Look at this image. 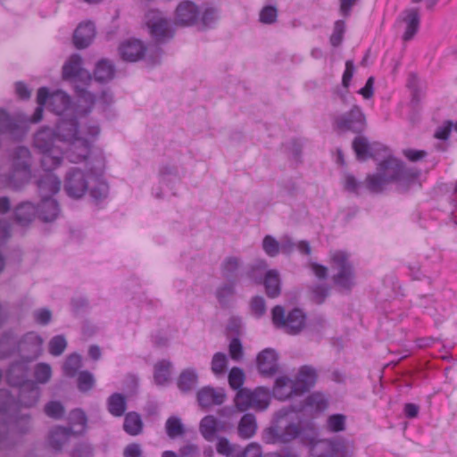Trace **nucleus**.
Instances as JSON below:
<instances>
[{"mask_svg": "<svg viewBox=\"0 0 457 457\" xmlns=\"http://www.w3.org/2000/svg\"><path fill=\"white\" fill-rule=\"evenodd\" d=\"M76 119H62L57 125V132L48 128L37 131L34 137V145L41 154V166L45 175L37 186L42 194L54 195L61 189V180L52 171L61 164L64 153L71 162H79L87 158L90 153L91 140L98 136L100 129L96 125L89 126L87 132L79 134Z\"/></svg>", "mask_w": 457, "mask_h": 457, "instance_id": "nucleus-1", "label": "nucleus"}, {"mask_svg": "<svg viewBox=\"0 0 457 457\" xmlns=\"http://www.w3.org/2000/svg\"><path fill=\"white\" fill-rule=\"evenodd\" d=\"M88 179L96 183L91 188L90 195L96 200L106 197L108 194V185L102 179L100 175L93 171L85 173L79 169L71 170L65 179L64 189L67 195L72 198H80L88 189Z\"/></svg>", "mask_w": 457, "mask_h": 457, "instance_id": "nucleus-2", "label": "nucleus"}, {"mask_svg": "<svg viewBox=\"0 0 457 457\" xmlns=\"http://www.w3.org/2000/svg\"><path fill=\"white\" fill-rule=\"evenodd\" d=\"M316 380V370L310 366H303L295 380L286 376L278 378L273 387V395L278 400H287L308 391L315 385Z\"/></svg>", "mask_w": 457, "mask_h": 457, "instance_id": "nucleus-3", "label": "nucleus"}, {"mask_svg": "<svg viewBox=\"0 0 457 457\" xmlns=\"http://www.w3.org/2000/svg\"><path fill=\"white\" fill-rule=\"evenodd\" d=\"M47 101L49 102V109L57 115H62L71 107V98L63 91L59 90L49 94L46 87H40L37 96L38 106L30 119L31 122L37 123L42 120L43 109Z\"/></svg>", "mask_w": 457, "mask_h": 457, "instance_id": "nucleus-4", "label": "nucleus"}, {"mask_svg": "<svg viewBox=\"0 0 457 457\" xmlns=\"http://www.w3.org/2000/svg\"><path fill=\"white\" fill-rule=\"evenodd\" d=\"M403 166L401 161L394 157H388L379 163L378 174L367 177V188L374 193L380 192L386 184L398 179L403 172Z\"/></svg>", "mask_w": 457, "mask_h": 457, "instance_id": "nucleus-5", "label": "nucleus"}, {"mask_svg": "<svg viewBox=\"0 0 457 457\" xmlns=\"http://www.w3.org/2000/svg\"><path fill=\"white\" fill-rule=\"evenodd\" d=\"M70 425L69 428L57 427L51 431L49 444L54 449L60 450L71 435H79L86 430L87 417L84 411L79 409L72 411L70 413Z\"/></svg>", "mask_w": 457, "mask_h": 457, "instance_id": "nucleus-6", "label": "nucleus"}, {"mask_svg": "<svg viewBox=\"0 0 457 457\" xmlns=\"http://www.w3.org/2000/svg\"><path fill=\"white\" fill-rule=\"evenodd\" d=\"M332 269L337 273L333 277L335 285L343 290H350L353 286V271L348 262V255L342 251L333 252L330 255Z\"/></svg>", "mask_w": 457, "mask_h": 457, "instance_id": "nucleus-7", "label": "nucleus"}, {"mask_svg": "<svg viewBox=\"0 0 457 457\" xmlns=\"http://www.w3.org/2000/svg\"><path fill=\"white\" fill-rule=\"evenodd\" d=\"M334 129L339 132H361L366 126V118L361 107L353 104L347 112L338 114L333 121Z\"/></svg>", "mask_w": 457, "mask_h": 457, "instance_id": "nucleus-8", "label": "nucleus"}, {"mask_svg": "<svg viewBox=\"0 0 457 457\" xmlns=\"http://www.w3.org/2000/svg\"><path fill=\"white\" fill-rule=\"evenodd\" d=\"M272 321L275 326L284 328L289 334L298 333L304 326L305 316L299 309H295L285 317L283 307L277 305L272 309Z\"/></svg>", "mask_w": 457, "mask_h": 457, "instance_id": "nucleus-9", "label": "nucleus"}, {"mask_svg": "<svg viewBox=\"0 0 457 457\" xmlns=\"http://www.w3.org/2000/svg\"><path fill=\"white\" fill-rule=\"evenodd\" d=\"M145 24L150 30V34L157 40H163L172 36L168 20L158 10L147 12Z\"/></svg>", "mask_w": 457, "mask_h": 457, "instance_id": "nucleus-10", "label": "nucleus"}, {"mask_svg": "<svg viewBox=\"0 0 457 457\" xmlns=\"http://www.w3.org/2000/svg\"><path fill=\"white\" fill-rule=\"evenodd\" d=\"M348 451L341 441L321 440L311 447L310 457H347Z\"/></svg>", "mask_w": 457, "mask_h": 457, "instance_id": "nucleus-11", "label": "nucleus"}, {"mask_svg": "<svg viewBox=\"0 0 457 457\" xmlns=\"http://www.w3.org/2000/svg\"><path fill=\"white\" fill-rule=\"evenodd\" d=\"M302 426L300 422L289 423L286 426L285 430L280 432L278 428H270L267 430V436L270 438L267 439L268 443L288 442L295 438L301 432Z\"/></svg>", "mask_w": 457, "mask_h": 457, "instance_id": "nucleus-12", "label": "nucleus"}, {"mask_svg": "<svg viewBox=\"0 0 457 457\" xmlns=\"http://www.w3.org/2000/svg\"><path fill=\"white\" fill-rule=\"evenodd\" d=\"M199 15L197 6L190 1L180 3L175 12L176 22L181 25L194 24Z\"/></svg>", "mask_w": 457, "mask_h": 457, "instance_id": "nucleus-13", "label": "nucleus"}, {"mask_svg": "<svg viewBox=\"0 0 457 457\" xmlns=\"http://www.w3.org/2000/svg\"><path fill=\"white\" fill-rule=\"evenodd\" d=\"M82 60L79 54L71 55L62 67L64 79H77L87 78L91 80L90 75L81 67Z\"/></svg>", "mask_w": 457, "mask_h": 457, "instance_id": "nucleus-14", "label": "nucleus"}, {"mask_svg": "<svg viewBox=\"0 0 457 457\" xmlns=\"http://www.w3.org/2000/svg\"><path fill=\"white\" fill-rule=\"evenodd\" d=\"M226 395L221 389H214L205 386L197 393V401L201 407L209 408L213 405H220L225 401Z\"/></svg>", "mask_w": 457, "mask_h": 457, "instance_id": "nucleus-15", "label": "nucleus"}, {"mask_svg": "<svg viewBox=\"0 0 457 457\" xmlns=\"http://www.w3.org/2000/svg\"><path fill=\"white\" fill-rule=\"evenodd\" d=\"M96 34L95 26L92 22L79 24L73 34L74 46L79 48H85L90 45Z\"/></svg>", "mask_w": 457, "mask_h": 457, "instance_id": "nucleus-16", "label": "nucleus"}, {"mask_svg": "<svg viewBox=\"0 0 457 457\" xmlns=\"http://www.w3.org/2000/svg\"><path fill=\"white\" fill-rule=\"evenodd\" d=\"M259 371L263 375H272L278 370V355L272 349H265L257 356Z\"/></svg>", "mask_w": 457, "mask_h": 457, "instance_id": "nucleus-17", "label": "nucleus"}, {"mask_svg": "<svg viewBox=\"0 0 457 457\" xmlns=\"http://www.w3.org/2000/svg\"><path fill=\"white\" fill-rule=\"evenodd\" d=\"M120 56L128 62H137L141 59L145 54V47L139 40H129L123 43L119 48Z\"/></svg>", "mask_w": 457, "mask_h": 457, "instance_id": "nucleus-18", "label": "nucleus"}, {"mask_svg": "<svg viewBox=\"0 0 457 457\" xmlns=\"http://www.w3.org/2000/svg\"><path fill=\"white\" fill-rule=\"evenodd\" d=\"M406 22V29L403 36L404 41L411 40L417 33L420 26V14L419 11L415 8L408 9L404 12Z\"/></svg>", "mask_w": 457, "mask_h": 457, "instance_id": "nucleus-19", "label": "nucleus"}, {"mask_svg": "<svg viewBox=\"0 0 457 457\" xmlns=\"http://www.w3.org/2000/svg\"><path fill=\"white\" fill-rule=\"evenodd\" d=\"M199 429L204 438L212 442L214 440L216 433L221 429V427L215 417L208 415L201 420Z\"/></svg>", "mask_w": 457, "mask_h": 457, "instance_id": "nucleus-20", "label": "nucleus"}, {"mask_svg": "<svg viewBox=\"0 0 457 457\" xmlns=\"http://www.w3.org/2000/svg\"><path fill=\"white\" fill-rule=\"evenodd\" d=\"M37 211L39 217L44 221H52L59 213V205L55 200L46 197L42 200V203L38 208H37Z\"/></svg>", "mask_w": 457, "mask_h": 457, "instance_id": "nucleus-21", "label": "nucleus"}, {"mask_svg": "<svg viewBox=\"0 0 457 457\" xmlns=\"http://www.w3.org/2000/svg\"><path fill=\"white\" fill-rule=\"evenodd\" d=\"M238 435L243 439H249L253 437L257 430V423L254 415L251 413L245 414L237 427Z\"/></svg>", "mask_w": 457, "mask_h": 457, "instance_id": "nucleus-22", "label": "nucleus"}, {"mask_svg": "<svg viewBox=\"0 0 457 457\" xmlns=\"http://www.w3.org/2000/svg\"><path fill=\"white\" fill-rule=\"evenodd\" d=\"M264 287L269 297L275 298L280 294V279L277 270H270L266 272Z\"/></svg>", "mask_w": 457, "mask_h": 457, "instance_id": "nucleus-23", "label": "nucleus"}, {"mask_svg": "<svg viewBox=\"0 0 457 457\" xmlns=\"http://www.w3.org/2000/svg\"><path fill=\"white\" fill-rule=\"evenodd\" d=\"M27 345L31 353V355L27 357V359L28 361H30L39 355L43 345V340L36 333H28L25 336L23 342L21 343V349H24Z\"/></svg>", "mask_w": 457, "mask_h": 457, "instance_id": "nucleus-24", "label": "nucleus"}, {"mask_svg": "<svg viewBox=\"0 0 457 457\" xmlns=\"http://www.w3.org/2000/svg\"><path fill=\"white\" fill-rule=\"evenodd\" d=\"M270 391L264 387H257L253 391L251 408L256 411H264L270 405Z\"/></svg>", "mask_w": 457, "mask_h": 457, "instance_id": "nucleus-25", "label": "nucleus"}, {"mask_svg": "<svg viewBox=\"0 0 457 457\" xmlns=\"http://www.w3.org/2000/svg\"><path fill=\"white\" fill-rule=\"evenodd\" d=\"M16 158L17 160H21V162H15V174L21 175L22 174L24 177H28L29 175V159H30V152L26 147H19L16 150Z\"/></svg>", "mask_w": 457, "mask_h": 457, "instance_id": "nucleus-26", "label": "nucleus"}, {"mask_svg": "<svg viewBox=\"0 0 457 457\" xmlns=\"http://www.w3.org/2000/svg\"><path fill=\"white\" fill-rule=\"evenodd\" d=\"M37 213V208L30 203H23L15 210V218L19 224L26 225Z\"/></svg>", "mask_w": 457, "mask_h": 457, "instance_id": "nucleus-27", "label": "nucleus"}, {"mask_svg": "<svg viewBox=\"0 0 457 457\" xmlns=\"http://www.w3.org/2000/svg\"><path fill=\"white\" fill-rule=\"evenodd\" d=\"M197 374L193 369H187L183 370L178 379V386L183 391H190L195 387L197 384Z\"/></svg>", "mask_w": 457, "mask_h": 457, "instance_id": "nucleus-28", "label": "nucleus"}, {"mask_svg": "<svg viewBox=\"0 0 457 457\" xmlns=\"http://www.w3.org/2000/svg\"><path fill=\"white\" fill-rule=\"evenodd\" d=\"M123 428L131 436L140 434L143 428V422L139 414L136 412H129L125 416Z\"/></svg>", "mask_w": 457, "mask_h": 457, "instance_id": "nucleus-29", "label": "nucleus"}, {"mask_svg": "<svg viewBox=\"0 0 457 457\" xmlns=\"http://www.w3.org/2000/svg\"><path fill=\"white\" fill-rule=\"evenodd\" d=\"M113 75L114 67L110 62L102 60L97 62L94 73L96 80L101 82L108 81L113 78Z\"/></svg>", "mask_w": 457, "mask_h": 457, "instance_id": "nucleus-30", "label": "nucleus"}, {"mask_svg": "<svg viewBox=\"0 0 457 457\" xmlns=\"http://www.w3.org/2000/svg\"><path fill=\"white\" fill-rule=\"evenodd\" d=\"M170 362L166 361H162L155 364L154 378L157 385L162 386L170 380Z\"/></svg>", "mask_w": 457, "mask_h": 457, "instance_id": "nucleus-31", "label": "nucleus"}, {"mask_svg": "<svg viewBox=\"0 0 457 457\" xmlns=\"http://www.w3.org/2000/svg\"><path fill=\"white\" fill-rule=\"evenodd\" d=\"M328 405V399L324 395L320 393H313L306 399L305 405L300 411H303L306 408L316 411H322L327 409Z\"/></svg>", "mask_w": 457, "mask_h": 457, "instance_id": "nucleus-32", "label": "nucleus"}, {"mask_svg": "<svg viewBox=\"0 0 457 457\" xmlns=\"http://www.w3.org/2000/svg\"><path fill=\"white\" fill-rule=\"evenodd\" d=\"M216 451L219 454L226 457H241V452L237 445L231 444L227 438H219L216 445Z\"/></svg>", "mask_w": 457, "mask_h": 457, "instance_id": "nucleus-33", "label": "nucleus"}, {"mask_svg": "<svg viewBox=\"0 0 457 457\" xmlns=\"http://www.w3.org/2000/svg\"><path fill=\"white\" fill-rule=\"evenodd\" d=\"M108 410L113 416H122L126 410L125 397L120 394H113L111 395L108 400Z\"/></svg>", "mask_w": 457, "mask_h": 457, "instance_id": "nucleus-34", "label": "nucleus"}, {"mask_svg": "<svg viewBox=\"0 0 457 457\" xmlns=\"http://www.w3.org/2000/svg\"><path fill=\"white\" fill-rule=\"evenodd\" d=\"M253 391L247 388H241L235 396V405L240 411L251 409Z\"/></svg>", "mask_w": 457, "mask_h": 457, "instance_id": "nucleus-35", "label": "nucleus"}, {"mask_svg": "<svg viewBox=\"0 0 457 457\" xmlns=\"http://www.w3.org/2000/svg\"><path fill=\"white\" fill-rule=\"evenodd\" d=\"M165 428L167 435L170 438H175L177 436L183 435L184 433L183 424L180 419H179L178 417L169 418L166 421Z\"/></svg>", "mask_w": 457, "mask_h": 457, "instance_id": "nucleus-36", "label": "nucleus"}, {"mask_svg": "<svg viewBox=\"0 0 457 457\" xmlns=\"http://www.w3.org/2000/svg\"><path fill=\"white\" fill-rule=\"evenodd\" d=\"M228 368V358L226 354L217 353L212 360V371L214 375L220 376L225 373Z\"/></svg>", "mask_w": 457, "mask_h": 457, "instance_id": "nucleus-37", "label": "nucleus"}, {"mask_svg": "<svg viewBox=\"0 0 457 457\" xmlns=\"http://www.w3.org/2000/svg\"><path fill=\"white\" fill-rule=\"evenodd\" d=\"M345 416L343 414L330 415L327 420V428L330 432H341L345 428Z\"/></svg>", "mask_w": 457, "mask_h": 457, "instance_id": "nucleus-38", "label": "nucleus"}, {"mask_svg": "<svg viewBox=\"0 0 457 457\" xmlns=\"http://www.w3.org/2000/svg\"><path fill=\"white\" fill-rule=\"evenodd\" d=\"M81 365V358L79 354H71L65 361L63 371L65 375L73 377Z\"/></svg>", "mask_w": 457, "mask_h": 457, "instance_id": "nucleus-39", "label": "nucleus"}, {"mask_svg": "<svg viewBox=\"0 0 457 457\" xmlns=\"http://www.w3.org/2000/svg\"><path fill=\"white\" fill-rule=\"evenodd\" d=\"M245 381V373L244 371L237 367H234L230 370L228 373V384L233 389H241Z\"/></svg>", "mask_w": 457, "mask_h": 457, "instance_id": "nucleus-40", "label": "nucleus"}, {"mask_svg": "<svg viewBox=\"0 0 457 457\" xmlns=\"http://www.w3.org/2000/svg\"><path fill=\"white\" fill-rule=\"evenodd\" d=\"M353 148L357 159L366 160L369 155V144L364 137H356L353 142Z\"/></svg>", "mask_w": 457, "mask_h": 457, "instance_id": "nucleus-41", "label": "nucleus"}, {"mask_svg": "<svg viewBox=\"0 0 457 457\" xmlns=\"http://www.w3.org/2000/svg\"><path fill=\"white\" fill-rule=\"evenodd\" d=\"M67 346V342L62 336H56L49 343V352L52 355L62 354Z\"/></svg>", "mask_w": 457, "mask_h": 457, "instance_id": "nucleus-42", "label": "nucleus"}, {"mask_svg": "<svg viewBox=\"0 0 457 457\" xmlns=\"http://www.w3.org/2000/svg\"><path fill=\"white\" fill-rule=\"evenodd\" d=\"M95 385V378L88 371H82L78 377V387L82 392L90 390Z\"/></svg>", "mask_w": 457, "mask_h": 457, "instance_id": "nucleus-43", "label": "nucleus"}, {"mask_svg": "<svg viewBox=\"0 0 457 457\" xmlns=\"http://www.w3.org/2000/svg\"><path fill=\"white\" fill-rule=\"evenodd\" d=\"M345 30V22L343 21H337L334 25L333 33L330 36V44L333 46H338L342 43Z\"/></svg>", "mask_w": 457, "mask_h": 457, "instance_id": "nucleus-44", "label": "nucleus"}, {"mask_svg": "<svg viewBox=\"0 0 457 457\" xmlns=\"http://www.w3.org/2000/svg\"><path fill=\"white\" fill-rule=\"evenodd\" d=\"M16 128V122L4 111L0 110V133H12Z\"/></svg>", "mask_w": 457, "mask_h": 457, "instance_id": "nucleus-45", "label": "nucleus"}, {"mask_svg": "<svg viewBox=\"0 0 457 457\" xmlns=\"http://www.w3.org/2000/svg\"><path fill=\"white\" fill-rule=\"evenodd\" d=\"M52 375L51 367L46 363H39L35 370V378L39 383L47 382Z\"/></svg>", "mask_w": 457, "mask_h": 457, "instance_id": "nucleus-46", "label": "nucleus"}, {"mask_svg": "<svg viewBox=\"0 0 457 457\" xmlns=\"http://www.w3.org/2000/svg\"><path fill=\"white\" fill-rule=\"evenodd\" d=\"M45 412L48 417L60 419L64 414V408L59 402H50L45 407Z\"/></svg>", "mask_w": 457, "mask_h": 457, "instance_id": "nucleus-47", "label": "nucleus"}, {"mask_svg": "<svg viewBox=\"0 0 457 457\" xmlns=\"http://www.w3.org/2000/svg\"><path fill=\"white\" fill-rule=\"evenodd\" d=\"M238 266H239V262L237 258H235V257L227 258L224 261L222 267H221L222 275L225 278L231 277L232 275H234L236 270L238 269Z\"/></svg>", "mask_w": 457, "mask_h": 457, "instance_id": "nucleus-48", "label": "nucleus"}, {"mask_svg": "<svg viewBox=\"0 0 457 457\" xmlns=\"http://www.w3.org/2000/svg\"><path fill=\"white\" fill-rule=\"evenodd\" d=\"M263 250L270 256H276L278 253V243L270 236H266L262 243Z\"/></svg>", "mask_w": 457, "mask_h": 457, "instance_id": "nucleus-49", "label": "nucleus"}, {"mask_svg": "<svg viewBox=\"0 0 457 457\" xmlns=\"http://www.w3.org/2000/svg\"><path fill=\"white\" fill-rule=\"evenodd\" d=\"M277 10L272 6L264 7L260 13V21L263 23H272L276 21Z\"/></svg>", "mask_w": 457, "mask_h": 457, "instance_id": "nucleus-50", "label": "nucleus"}, {"mask_svg": "<svg viewBox=\"0 0 457 457\" xmlns=\"http://www.w3.org/2000/svg\"><path fill=\"white\" fill-rule=\"evenodd\" d=\"M229 355L235 360L238 361L243 355L242 345L237 338H234L229 344Z\"/></svg>", "mask_w": 457, "mask_h": 457, "instance_id": "nucleus-51", "label": "nucleus"}, {"mask_svg": "<svg viewBox=\"0 0 457 457\" xmlns=\"http://www.w3.org/2000/svg\"><path fill=\"white\" fill-rule=\"evenodd\" d=\"M241 457H262V448L258 444L251 443L241 453Z\"/></svg>", "mask_w": 457, "mask_h": 457, "instance_id": "nucleus-52", "label": "nucleus"}, {"mask_svg": "<svg viewBox=\"0 0 457 457\" xmlns=\"http://www.w3.org/2000/svg\"><path fill=\"white\" fill-rule=\"evenodd\" d=\"M403 154L411 162H417L427 156L424 150L404 149Z\"/></svg>", "mask_w": 457, "mask_h": 457, "instance_id": "nucleus-53", "label": "nucleus"}, {"mask_svg": "<svg viewBox=\"0 0 457 457\" xmlns=\"http://www.w3.org/2000/svg\"><path fill=\"white\" fill-rule=\"evenodd\" d=\"M251 309L257 316H261L265 312V301L262 297L256 296L251 302Z\"/></svg>", "mask_w": 457, "mask_h": 457, "instance_id": "nucleus-54", "label": "nucleus"}, {"mask_svg": "<svg viewBox=\"0 0 457 457\" xmlns=\"http://www.w3.org/2000/svg\"><path fill=\"white\" fill-rule=\"evenodd\" d=\"M353 62L352 61H347L345 62V70L343 74L342 83L344 87H347L353 75Z\"/></svg>", "mask_w": 457, "mask_h": 457, "instance_id": "nucleus-55", "label": "nucleus"}, {"mask_svg": "<svg viewBox=\"0 0 457 457\" xmlns=\"http://www.w3.org/2000/svg\"><path fill=\"white\" fill-rule=\"evenodd\" d=\"M142 450L138 444H130L124 449V457H141Z\"/></svg>", "mask_w": 457, "mask_h": 457, "instance_id": "nucleus-56", "label": "nucleus"}, {"mask_svg": "<svg viewBox=\"0 0 457 457\" xmlns=\"http://www.w3.org/2000/svg\"><path fill=\"white\" fill-rule=\"evenodd\" d=\"M51 312L47 309H41L35 313V320L37 323L45 325L51 320Z\"/></svg>", "mask_w": 457, "mask_h": 457, "instance_id": "nucleus-57", "label": "nucleus"}, {"mask_svg": "<svg viewBox=\"0 0 457 457\" xmlns=\"http://www.w3.org/2000/svg\"><path fill=\"white\" fill-rule=\"evenodd\" d=\"M373 82L374 79L370 77L365 86L359 90V94L361 95L363 98L369 99L373 96Z\"/></svg>", "mask_w": 457, "mask_h": 457, "instance_id": "nucleus-58", "label": "nucleus"}, {"mask_svg": "<svg viewBox=\"0 0 457 457\" xmlns=\"http://www.w3.org/2000/svg\"><path fill=\"white\" fill-rule=\"evenodd\" d=\"M452 129V123L448 121L443 127H440L435 132V137L445 140L449 137Z\"/></svg>", "mask_w": 457, "mask_h": 457, "instance_id": "nucleus-59", "label": "nucleus"}, {"mask_svg": "<svg viewBox=\"0 0 457 457\" xmlns=\"http://www.w3.org/2000/svg\"><path fill=\"white\" fill-rule=\"evenodd\" d=\"M197 453L198 447L193 444H188L179 450L180 457H195Z\"/></svg>", "mask_w": 457, "mask_h": 457, "instance_id": "nucleus-60", "label": "nucleus"}, {"mask_svg": "<svg viewBox=\"0 0 457 457\" xmlns=\"http://www.w3.org/2000/svg\"><path fill=\"white\" fill-rule=\"evenodd\" d=\"M21 370L20 365H12L7 373V381L11 386H23L22 379L13 378L12 373Z\"/></svg>", "mask_w": 457, "mask_h": 457, "instance_id": "nucleus-61", "label": "nucleus"}, {"mask_svg": "<svg viewBox=\"0 0 457 457\" xmlns=\"http://www.w3.org/2000/svg\"><path fill=\"white\" fill-rule=\"evenodd\" d=\"M217 19V12L214 8H208L204 11L202 20L204 26H211L212 22Z\"/></svg>", "mask_w": 457, "mask_h": 457, "instance_id": "nucleus-62", "label": "nucleus"}, {"mask_svg": "<svg viewBox=\"0 0 457 457\" xmlns=\"http://www.w3.org/2000/svg\"><path fill=\"white\" fill-rule=\"evenodd\" d=\"M92 455V449L87 445H79L71 453V457H90Z\"/></svg>", "mask_w": 457, "mask_h": 457, "instance_id": "nucleus-63", "label": "nucleus"}, {"mask_svg": "<svg viewBox=\"0 0 457 457\" xmlns=\"http://www.w3.org/2000/svg\"><path fill=\"white\" fill-rule=\"evenodd\" d=\"M340 1V12L343 16L347 17L353 6L357 3L358 0H339Z\"/></svg>", "mask_w": 457, "mask_h": 457, "instance_id": "nucleus-64", "label": "nucleus"}]
</instances>
